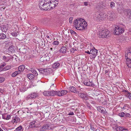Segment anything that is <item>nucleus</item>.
I'll return each instance as SVG.
<instances>
[{"label":"nucleus","instance_id":"f257e3e1","mask_svg":"<svg viewBox=\"0 0 131 131\" xmlns=\"http://www.w3.org/2000/svg\"><path fill=\"white\" fill-rule=\"evenodd\" d=\"M58 3V0H42L39 2V8L41 10H47L53 9Z\"/></svg>","mask_w":131,"mask_h":131},{"label":"nucleus","instance_id":"f03ea898","mask_svg":"<svg viewBox=\"0 0 131 131\" xmlns=\"http://www.w3.org/2000/svg\"><path fill=\"white\" fill-rule=\"evenodd\" d=\"M73 26L77 30H83L86 28L87 23L82 18H78L75 20L73 23Z\"/></svg>","mask_w":131,"mask_h":131},{"label":"nucleus","instance_id":"7ed1b4c3","mask_svg":"<svg viewBox=\"0 0 131 131\" xmlns=\"http://www.w3.org/2000/svg\"><path fill=\"white\" fill-rule=\"evenodd\" d=\"M124 31V28L121 26L120 27L118 26L115 27L114 30L115 33L116 35L121 34Z\"/></svg>","mask_w":131,"mask_h":131},{"label":"nucleus","instance_id":"20e7f679","mask_svg":"<svg viewBox=\"0 0 131 131\" xmlns=\"http://www.w3.org/2000/svg\"><path fill=\"white\" fill-rule=\"evenodd\" d=\"M104 15L103 13L98 14L96 13L94 15V18L96 20H103L104 19Z\"/></svg>","mask_w":131,"mask_h":131},{"label":"nucleus","instance_id":"39448f33","mask_svg":"<svg viewBox=\"0 0 131 131\" xmlns=\"http://www.w3.org/2000/svg\"><path fill=\"white\" fill-rule=\"evenodd\" d=\"M109 31L107 29L103 30L100 31L99 33V37L102 38H106L108 35Z\"/></svg>","mask_w":131,"mask_h":131},{"label":"nucleus","instance_id":"423d86ee","mask_svg":"<svg viewBox=\"0 0 131 131\" xmlns=\"http://www.w3.org/2000/svg\"><path fill=\"white\" fill-rule=\"evenodd\" d=\"M106 6L105 1L100 2L97 4V8L99 10L105 8Z\"/></svg>","mask_w":131,"mask_h":131},{"label":"nucleus","instance_id":"0eeeda50","mask_svg":"<svg viewBox=\"0 0 131 131\" xmlns=\"http://www.w3.org/2000/svg\"><path fill=\"white\" fill-rule=\"evenodd\" d=\"M55 92L54 91H44L43 92V95L46 96H54Z\"/></svg>","mask_w":131,"mask_h":131},{"label":"nucleus","instance_id":"6e6552de","mask_svg":"<svg viewBox=\"0 0 131 131\" xmlns=\"http://www.w3.org/2000/svg\"><path fill=\"white\" fill-rule=\"evenodd\" d=\"M38 93L33 92L29 95L26 97V100H28L29 99H35L38 96Z\"/></svg>","mask_w":131,"mask_h":131},{"label":"nucleus","instance_id":"1a4fd4ad","mask_svg":"<svg viewBox=\"0 0 131 131\" xmlns=\"http://www.w3.org/2000/svg\"><path fill=\"white\" fill-rule=\"evenodd\" d=\"M107 18L110 20H112L113 19V18L115 16L114 13L112 11L109 12L107 14Z\"/></svg>","mask_w":131,"mask_h":131},{"label":"nucleus","instance_id":"9d476101","mask_svg":"<svg viewBox=\"0 0 131 131\" xmlns=\"http://www.w3.org/2000/svg\"><path fill=\"white\" fill-rule=\"evenodd\" d=\"M50 128V127L49 124H45L41 127L40 130V131H43L47 130H49Z\"/></svg>","mask_w":131,"mask_h":131},{"label":"nucleus","instance_id":"9b49d317","mask_svg":"<svg viewBox=\"0 0 131 131\" xmlns=\"http://www.w3.org/2000/svg\"><path fill=\"white\" fill-rule=\"evenodd\" d=\"M91 52L92 54V58H94L97 54L98 50L94 48V49H92L91 50Z\"/></svg>","mask_w":131,"mask_h":131},{"label":"nucleus","instance_id":"f8f14e48","mask_svg":"<svg viewBox=\"0 0 131 131\" xmlns=\"http://www.w3.org/2000/svg\"><path fill=\"white\" fill-rule=\"evenodd\" d=\"M83 83L85 85L88 86L93 87L94 86L93 82L89 80H85L83 82Z\"/></svg>","mask_w":131,"mask_h":131},{"label":"nucleus","instance_id":"ddd939ff","mask_svg":"<svg viewBox=\"0 0 131 131\" xmlns=\"http://www.w3.org/2000/svg\"><path fill=\"white\" fill-rule=\"evenodd\" d=\"M79 97L83 100H86L88 99V95L86 94L83 93H80L78 94Z\"/></svg>","mask_w":131,"mask_h":131},{"label":"nucleus","instance_id":"4468645a","mask_svg":"<svg viewBox=\"0 0 131 131\" xmlns=\"http://www.w3.org/2000/svg\"><path fill=\"white\" fill-rule=\"evenodd\" d=\"M125 59L126 60V63L129 67L131 68V58H129L128 56H125Z\"/></svg>","mask_w":131,"mask_h":131},{"label":"nucleus","instance_id":"2eb2a0df","mask_svg":"<svg viewBox=\"0 0 131 131\" xmlns=\"http://www.w3.org/2000/svg\"><path fill=\"white\" fill-rule=\"evenodd\" d=\"M115 130L117 131H123L124 130L127 131L128 130L124 127L123 126H115Z\"/></svg>","mask_w":131,"mask_h":131},{"label":"nucleus","instance_id":"dca6fc26","mask_svg":"<svg viewBox=\"0 0 131 131\" xmlns=\"http://www.w3.org/2000/svg\"><path fill=\"white\" fill-rule=\"evenodd\" d=\"M48 58V56H47L46 54H45L40 58V60L41 61L44 62L47 61Z\"/></svg>","mask_w":131,"mask_h":131},{"label":"nucleus","instance_id":"f3484780","mask_svg":"<svg viewBox=\"0 0 131 131\" xmlns=\"http://www.w3.org/2000/svg\"><path fill=\"white\" fill-rule=\"evenodd\" d=\"M2 118L6 120L9 119L11 118L10 115H7V113H4L2 114Z\"/></svg>","mask_w":131,"mask_h":131},{"label":"nucleus","instance_id":"a211bd4d","mask_svg":"<svg viewBox=\"0 0 131 131\" xmlns=\"http://www.w3.org/2000/svg\"><path fill=\"white\" fill-rule=\"evenodd\" d=\"M25 68V66L23 65H21L19 66L18 68V71H19L20 73H21V72H23Z\"/></svg>","mask_w":131,"mask_h":131},{"label":"nucleus","instance_id":"6ab92c4d","mask_svg":"<svg viewBox=\"0 0 131 131\" xmlns=\"http://www.w3.org/2000/svg\"><path fill=\"white\" fill-rule=\"evenodd\" d=\"M26 86H22L20 88V91L22 92H24L27 90L28 88L27 86H26Z\"/></svg>","mask_w":131,"mask_h":131},{"label":"nucleus","instance_id":"aec40b11","mask_svg":"<svg viewBox=\"0 0 131 131\" xmlns=\"http://www.w3.org/2000/svg\"><path fill=\"white\" fill-rule=\"evenodd\" d=\"M38 70L40 73L44 74L45 72H48V70L47 69H44L40 68L38 69Z\"/></svg>","mask_w":131,"mask_h":131},{"label":"nucleus","instance_id":"412c9836","mask_svg":"<svg viewBox=\"0 0 131 131\" xmlns=\"http://www.w3.org/2000/svg\"><path fill=\"white\" fill-rule=\"evenodd\" d=\"M66 48L65 47H62L59 50L60 52L64 54L66 52Z\"/></svg>","mask_w":131,"mask_h":131},{"label":"nucleus","instance_id":"4be33fe9","mask_svg":"<svg viewBox=\"0 0 131 131\" xmlns=\"http://www.w3.org/2000/svg\"><path fill=\"white\" fill-rule=\"evenodd\" d=\"M15 47L13 46H12L9 47L8 50L9 52H10L14 53L15 51Z\"/></svg>","mask_w":131,"mask_h":131},{"label":"nucleus","instance_id":"5701e85b","mask_svg":"<svg viewBox=\"0 0 131 131\" xmlns=\"http://www.w3.org/2000/svg\"><path fill=\"white\" fill-rule=\"evenodd\" d=\"M35 122L36 121H34L31 122L30 124V125L29 126V128H33L35 127Z\"/></svg>","mask_w":131,"mask_h":131},{"label":"nucleus","instance_id":"b1692460","mask_svg":"<svg viewBox=\"0 0 131 131\" xmlns=\"http://www.w3.org/2000/svg\"><path fill=\"white\" fill-rule=\"evenodd\" d=\"M20 121V119L18 118V117H16V116H15V117H14L13 118L12 121L13 122L17 123L19 122Z\"/></svg>","mask_w":131,"mask_h":131},{"label":"nucleus","instance_id":"393cba45","mask_svg":"<svg viewBox=\"0 0 131 131\" xmlns=\"http://www.w3.org/2000/svg\"><path fill=\"white\" fill-rule=\"evenodd\" d=\"M125 56H128L129 58H131V48L128 49L127 53L125 54Z\"/></svg>","mask_w":131,"mask_h":131},{"label":"nucleus","instance_id":"a878e982","mask_svg":"<svg viewBox=\"0 0 131 131\" xmlns=\"http://www.w3.org/2000/svg\"><path fill=\"white\" fill-rule=\"evenodd\" d=\"M59 65L60 64L59 62H56L53 64L52 67L53 69H56L57 68Z\"/></svg>","mask_w":131,"mask_h":131},{"label":"nucleus","instance_id":"bb28decb","mask_svg":"<svg viewBox=\"0 0 131 131\" xmlns=\"http://www.w3.org/2000/svg\"><path fill=\"white\" fill-rule=\"evenodd\" d=\"M24 128L21 126H19L14 131H23Z\"/></svg>","mask_w":131,"mask_h":131},{"label":"nucleus","instance_id":"cd10ccee","mask_svg":"<svg viewBox=\"0 0 131 131\" xmlns=\"http://www.w3.org/2000/svg\"><path fill=\"white\" fill-rule=\"evenodd\" d=\"M30 71L33 73L35 76H36L38 75V74L37 72L33 69H31Z\"/></svg>","mask_w":131,"mask_h":131},{"label":"nucleus","instance_id":"c85d7f7f","mask_svg":"<svg viewBox=\"0 0 131 131\" xmlns=\"http://www.w3.org/2000/svg\"><path fill=\"white\" fill-rule=\"evenodd\" d=\"M6 35L3 33H0V39H3L6 38Z\"/></svg>","mask_w":131,"mask_h":131},{"label":"nucleus","instance_id":"c756f323","mask_svg":"<svg viewBox=\"0 0 131 131\" xmlns=\"http://www.w3.org/2000/svg\"><path fill=\"white\" fill-rule=\"evenodd\" d=\"M27 77L29 79H32L34 78V76L32 74H28L27 75Z\"/></svg>","mask_w":131,"mask_h":131},{"label":"nucleus","instance_id":"7c9ffc66","mask_svg":"<svg viewBox=\"0 0 131 131\" xmlns=\"http://www.w3.org/2000/svg\"><path fill=\"white\" fill-rule=\"evenodd\" d=\"M126 16L129 18H131V11L130 10H128L127 11Z\"/></svg>","mask_w":131,"mask_h":131},{"label":"nucleus","instance_id":"2f4dec72","mask_svg":"<svg viewBox=\"0 0 131 131\" xmlns=\"http://www.w3.org/2000/svg\"><path fill=\"white\" fill-rule=\"evenodd\" d=\"M55 92V95H57L58 96H62V94L61 93V91H54Z\"/></svg>","mask_w":131,"mask_h":131},{"label":"nucleus","instance_id":"473e14b6","mask_svg":"<svg viewBox=\"0 0 131 131\" xmlns=\"http://www.w3.org/2000/svg\"><path fill=\"white\" fill-rule=\"evenodd\" d=\"M19 71H16L13 72L12 74V76L13 77H16L17 75L20 74Z\"/></svg>","mask_w":131,"mask_h":131},{"label":"nucleus","instance_id":"72a5a7b5","mask_svg":"<svg viewBox=\"0 0 131 131\" xmlns=\"http://www.w3.org/2000/svg\"><path fill=\"white\" fill-rule=\"evenodd\" d=\"M69 90L72 92H74L75 91V87L72 86L69 88Z\"/></svg>","mask_w":131,"mask_h":131},{"label":"nucleus","instance_id":"f704fd0d","mask_svg":"<svg viewBox=\"0 0 131 131\" xmlns=\"http://www.w3.org/2000/svg\"><path fill=\"white\" fill-rule=\"evenodd\" d=\"M11 67L10 65H7L4 68H3V70H8L10 69L11 68Z\"/></svg>","mask_w":131,"mask_h":131},{"label":"nucleus","instance_id":"c9c22d12","mask_svg":"<svg viewBox=\"0 0 131 131\" xmlns=\"http://www.w3.org/2000/svg\"><path fill=\"white\" fill-rule=\"evenodd\" d=\"M100 112L101 113L104 114H106L107 113V112L106 111L105 108H102Z\"/></svg>","mask_w":131,"mask_h":131},{"label":"nucleus","instance_id":"e433bc0d","mask_svg":"<svg viewBox=\"0 0 131 131\" xmlns=\"http://www.w3.org/2000/svg\"><path fill=\"white\" fill-rule=\"evenodd\" d=\"M61 92L62 96L66 94L68 92V91L66 90H62L61 91Z\"/></svg>","mask_w":131,"mask_h":131},{"label":"nucleus","instance_id":"4c0bfd02","mask_svg":"<svg viewBox=\"0 0 131 131\" xmlns=\"http://www.w3.org/2000/svg\"><path fill=\"white\" fill-rule=\"evenodd\" d=\"M11 35L14 36H17L18 35V32H13L11 33Z\"/></svg>","mask_w":131,"mask_h":131},{"label":"nucleus","instance_id":"58836bf2","mask_svg":"<svg viewBox=\"0 0 131 131\" xmlns=\"http://www.w3.org/2000/svg\"><path fill=\"white\" fill-rule=\"evenodd\" d=\"M35 127L38 126L40 124V122H39L37 121V120L36 121V122H35Z\"/></svg>","mask_w":131,"mask_h":131},{"label":"nucleus","instance_id":"ea45409f","mask_svg":"<svg viewBox=\"0 0 131 131\" xmlns=\"http://www.w3.org/2000/svg\"><path fill=\"white\" fill-rule=\"evenodd\" d=\"M125 115V113L124 112L120 113L118 114V116L121 117H123Z\"/></svg>","mask_w":131,"mask_h":131},{"label":"nucleus","instance_id":"a19ab883","mask_svg":"<svg viewBox=\"0 0 131 131\" xmlns=\"http://www.w3.org/2000/svg\"><path fill=\"white\" fill-rule=\"evenodd\" d=\"M102 108H104L101 106L97 107V110L99 112L100 111Z\"/></svg>","mask_w":131,"mask_h":131},{"label":"nucleus","instance_id":"79ce46f5","mask_svg":"<svg viewBox=\"0 0 131 131\" xmlns=\"http://www.w3.org/2000/svg\"><path fill=\"white\" fill-rule=\"evenodd\" d=\"M70 32L71 34L74 35L75 36L77 35L76 33L72 30L71 29L70 30Z\"/></svg>","mask_w":131,"mask_h":131},{"label":"nucleus","instance_id":"37998d69","mask_svg":"<svg viewBox=\"0 0 131 131\" xmlns=\"http://www.w3.org/2000/svg\"><path fill=\"white\" fill-rule=\"evenodd\" d=\"M5 80V78L3 77H0V83L3 82Z\"/></svg>","mask_w":131,"mask_h":131},{"label":"nucleus","instance_id":"c03bdc74","mask_svg":"<svg viewBox=\"0 0 131 131\" xmlns=\"http://www.w3.org/2000/svg\"><path fill=\"white\" fill-rule=\"evenodd\" d=\"M90 129L91 130H93V131H96L95 128L93 127V126L91 125H90Z\"/></svg>","mask_w":131,"mask_h":131},{"label":"nucleus","instance_id":"a18cd8bd","mask_svg":"<svg viewBox=\"0 0 131 131\" xmlns=\"http://www.w3.org/2000/svg\"><path fill=\"white\" fill-rule=\"evenodd\" d=\"M59 43V42L58 41H54L53 42L52 44L53 45H58Z\"/></svg>","mask_w":131,"mask_h":131},{"label":"nucleus","instance_id":"49530a36","mask_svg":"<svg viewBox=\"0 0 131 131\" xmlns=\"http://www.w3.org/2000/svg\"><path fill=\"white\" fill-rule=\"evenodd\" d=\"M12 58H10L8 57H7V59H6V60H5V61L6 62H8V61L9 60H11V59H12Z\"/></svg>","mask_w":131,"mask_h":131},{"label":"nucleus","instance_id":"de8ad7c7","mask_svg":"<svg viewBox=\"0 0 131 131\" xmlns=\"http://www.w3.org/2000/svg\"><path fill=\"white\" fill-rule=\"evenodd\" d=\"M6 65V64L5 63H3L1 64L0 66V68H2L4 67Z\"/></svg>","mask_w":131,"mask_h":131},{"label":"nucleus","instance_id":"09e8293b","mask_svg":"<svg viewBox=\"0 0 131 131\" xmlns=\"http://www.w3.org/2000/svg\"><path fill=\"white\" fill-rule=\"evenodd\" d=\"M73 19V17H71L69 18V22L70 23H72Z\"/></svg>","mask_w":131,"mask_h":131},{"label":"nucleus","instance_id":"8fccbe9b","mask_svg":"<svg viewBox=\"0 0 131 131\" xmlns=\"http://www.w3.org/2000/svg\"><path fill=\"white\" fill-rule=\"evenodd\" d=\"M70 51L71 52L73 53H74V51H77V50L75 48H72L71 49Z\"/></svg>","mask_w":131,"mask_h":131},{"label":"nucleus","instance_id":"3c124183","mask_svg":"<svg viewBox=\"0 0 131 131\" xmlns=\"http://www.w3.org/2000/svg\"><path fill=\"white\" fill-rule=\"evenodd\" d=\"M115 4L114 2H112L111 3V6L112 7L115 6Z\"/></svg>","mask_w":131,"mask_h":131},{"label":"nucleus","instance_id":"603ef678","mask_svg":"<svg viewBox=\"0 0 131 131\" xmlns=\"http://www.w3.org/2000/svg\"><path fill=\"white\" fill-rule=\"evenodd\" d=\"M2 31H4V32H6L7 31V29L6 28H2Z\"/></svg>","mask_w":131,"mask_h":131},{"label":"nucleus","instance_id":"864d4df0","mask_svg":"<svg viewBox=\"0 0 131 131\" xmlns=\"http://www.w3.org/2000/svg\"><path fill=\"white\" fill-rule=\"evenodd\" d=\"M89 3L88 2H85L83 3L84 4L85 6H87L88 5Z\"/></svg>","mask_w":131,"mask_h":131},{"label":"nucleus","instance_id":"5fc2aeb1","mask_svg":"<svg viewBox=\"0 0 131 131\" xmlns=\"http://www.w3.org/2000/svg\"><path fill=\"white\" fill-rule=\"evenodd\" d=\"M128 96L129 98V99L131 100V93H128Z\"/></svg>","mask_w":131,"mask_h":131},{"label":"nucleus","instance_id":"6e6d98bb","mask_svg":"<svg viewBox=\"0 0 131 131\" xmlns=\"http://www.w3.org/2000/svg\"><path fill=\"white\" fill-rule=\"evenodd\" d=\"M74 115V113L73 112H70L69 114V115Z\"/></svg>","mask_w":131,"mask_h":131},{"label":"nucleus","instance_id":"4d7b16f0","mask_svg":"<svg viewBox=\"0 0 131 131\" xmlns=\"http://www.w3.org/2000/svg\"><path fill=\"white\" fill-rule=\"evenodd\" d=\"M85 53H86L89 54H91V50L89 52V51H85Z\"/></svg>","mask_w":131,"mask_h":131},{"label":"nucleus","instance_id":"13d9d810","mask_svg":"<svg viewBox=\"0 0 131 131\" xmlns=\"http://www.w3.org/2000/svg\"><path fill=\"white\" fill-rule=\"evenodd\" d=\"M125 115L126 117H129V116L130 115L129 114L126 113L125 114Z\"/></svg>","mask_w":131,"mask_h":131},{"label":"nucleus","instance_id":"bf43d9fd","mask_svg":"<svg viewBox=\"0 0 131 131\" xmlns=\"http://www.w3.org/2000/svg\"><path fill=\"white\" fill-rule=\"evenodd\" d=\"M7 57H6L5 56H3V59H5V60L6 59H7Z\"/></svg>","mask_w":131,"mask_h":131},{"label":"nucleus","instance_id":"052dcab7","mask_svg":"<svg viewBox=\"0 0 131 131\" xmlns=\"http://www.w3.org/2000/svg\"><path fill=\"white\" fill-rule=\"evenodd\" d=\"M46 37H47V38H49V36L48 35H46Z\"/></svg>","mask_w":131,"mask_h":131},{"label":"nucleus","instance_id":"680f3d73","mask_svg":"<svg viewBox=\"0 0 131 131\" xmlns=\"http://www.w3.org/2000/svg\"><path fill=\"white\" fill-rule=\"evenodd\" d=\"M0 131H4V130L0 127Z\"/></svg>","mask_w":131,"mask_h":131},{"label":"nucleus","instance_id":"e2e57ef3","mask_svg":"<svg viewBox=\"0 0 131 131\" xmlns=\"http://www.w3.org/2000/svg\"><path fill=\"white\" fill-rule=\"evenodd\" d=\"M53 48H51L50 49L52 51V50Z\"/></svg>","mask_w":131,"mask_h":131},{"label":"nucleus","instance_id":"0e129e2a","mask_svg":"<svg viewBox=\"0 0 131 131\" xmlns=\"http://www.w3.org/2000/svg\"><path fill=\"white\" fill-rule=\"evenodd\" d=\"M2 113V111H0V114H1Z\"/></svg>","mask_w":131,"mask_h":131},{"label":"nucleus","instance_id":"69168bd1","mask_svg":"<svg viewBox=\"0 0 131 131\" xmlns=\"http://www.w3.org/2000/svg\"><path fill=\"white\" fill-rule=\"evenodd\" d=\"M105 72L106 73H107V70H106V71H105Z\"/></svg>","mask_w":131,"mask_h":131},{"label":"nucleus","instance_id":"338daca9","mask_svg":"<svg viewBox=\"0 0 131 131\" xmlns=\"http://www.w3.org/2000/svg\"><path fill=\"white\" fill-rule=\"evenodd\" d=\"M54 85V84H52V85Z\"/></svg>","mask_w":131,"mask_h":131},{"label":"nucleus","instance_id":"774afa93","mask_svg":"<svg viewBox=\"0 0 131 131\" xmlns=\"http://www.w3.org/2000/svg\"><path fill=\"white\" fill-rule=\"evenodd\" d=\"M88 5H89L90 6V4H88Z\"/></svg>","mask_w":131,"mask_h":131}]
</instances>
